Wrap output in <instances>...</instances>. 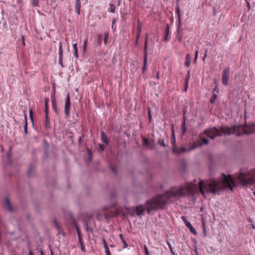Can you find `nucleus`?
Listing matches in <instances>:
<instances>
[{"label": "nucleus", "mask_w": 255, "mask_h": 255, "mask_svg": "<svg viewBox=\"0 0 255 255\" xmlns=\"http://www.w3.org/2000/svg\"><path fill=\"white\" fill-rule=\"evenodd\" d=\"M197 189L198 186L192 183H186L184 186L173 187L165 193L147 201L145 208L150 214L152 210L163 208L168 200L184 197L186 193L193 196Z\"/></svg>", "instance_id": "nucleus-1"}, {"label": "nucleus", "mask_w": 255, "mask_h": 255, "mask_svg": "<svg viewBox=\"0 0 255 255\" xmlns=\"http://www.w3.org/2000/svg\"><path fill=\"white\" fill-rule=\"evenodd\" d=\"M255 132V124L251 125H235L232 127H224L219 129L213 128L205 130L203 134L209 138L214 139L216 136H221L223 134L230 135L236 134V136H239L244 134H250Z\"/></svg>", "instance_id": "nucleus-2"}, {"label": "nucleus", "mask_w": 255, "mask_h": 255, "mask_svg": "<svg viewBox=\"0 0 255 255\" xmlns=\"http://www.w3.org/2000/svg\"><path fill=\"white\" fill-rule=\"evenodd\" d=\"M222 183H220L214 178L211 179L206 183L203 180H200L199 187L202 195L205 197L204 189L206 192L214 195L218 194L221 190L223 189H229L233 191V188L236 187V184L232 176H227L224 173H222Z\"/></svg>", "instance_id": "nucleus-3"}, {"label": "nucleus", "mask_w": 255, "mask_h": 255, "mask_svg": "<svg viewBox=\"0 0 255 255\" xmlns=\"http://www.w3.org/2000/svg\"><path fill=\"white\" fill-rule=\"evenodd\" d=\"M236 178L244 186L249 188L255 187V169L246 173L240 172Z\"/></svg>", "instance_id": "nucleus-4"}, {"label": "nucleus", "mask_w": 255, "mask_h": 255, "mask_svg": "<svg viewBox=\"0 0 255 255\" xmlns=\"http://www.w3.org/2000/svg\"><path fill=\"white\" fill-rule=\"evenodd\" d=\"M198 143L194 142L193 143L192 146L189 149V150H192L196 147H197L199 145H202L203 144H207L209 142L208 140L202 136V135H200L198 140Z\"/></svg>", "instance_id": "nucleus-5"}, {"label": "nucleus", "mask_w": 255, "mask_h": 255, "mask_svg": "<svg viewBox=\"0 0 255 255\" xmlns=\"http://www.w3.org/2000/svg\"><path fill=\"white\" fill-rule=\"evenodd\" d=\"M71 103H70V94L68 93L67 95L65 107H64V113L66 115V118H67L69 117L70 112L69 109L70 108Z\"/></svg>", "instance_id": "nucleus-6"}, {"label": "nucleus", "mask_w": 255, "mask_h": 255, "mask_svg": "<svg viewBox=\"0 0 255 255\" xmlns=\"http://www.w3.org/2000/svg\"><path fill=\"white\" fill-rule=\"evenodd\" d=\"M230 75V68L227 67L223 71L222 79L223 84L226 86L228 84V80Z\"/></svg>", "instance_id": "nucleus-7"}, {"label": "nucleus", "mask_w": 255, "mask_h": 255, "mask_svg": "<svg viewBox=\"0 0 255 255\" xmlns=\"http://www.w3.org/2000/svg\"><path fill=\"white\" fill-rule=\"evenodd\" d=\"M135 210L138 216H141L143 215L144 208L142 205H139L136 207Z\"/></svg>", "instance_id": "nucleus-8"}, {"label": "nucleus", "mask_w": 255, "mask_h": 255, "mask_svg": "<svg viewBox=\"0 0 255 255\" xmlns=\"http://www.w3.org/2000/svg\"><path fill=\"white\" fill-rule=\"evenodd\" d=\"M51 102L52 106L53 108L54 112L57 113L58 112V109L56 106V101L55 97V89H54V93L51 97Z\"/></svg>", "instance_id": "nucleus-9"}, {"label": "nucleus", "mask_w": 255, "mask_h": 255, "mask_svg": "<svg viewBox=\"0 0 255 255\" xmlns=\"http://www.w3.org/2000/svg\"><path fill=\"white\" fill-rule=\"evenodd\" d=\"M170 27L168 23L166 24V27L164 32V41H166L168 40V35L169 33Z\"/></svg>", "instance_id": "nucleus-10"}, {"label": "nucleus", "mask_w": 255, "mask_h": 255, "mask_svg": "<svg viewBox=\"0 0 255 255\" xmlns=\"http://www.w3.org/2000/svg\"><path fill=\"white\" fill-rule=\"evenodd\" d=\"M81 2L80 0H76L75 10L78 15L80 14Z\"/></svg>", "instance_id": "nucleus-11"}, {"label": "nucleus", "mask_w": 255, "mask_h": 255, "mask_svg": "<svg viewBox=\"0 0 255 255\" xmlns=\"http://www.w3.org/2000/svg\"><path fill=\"white\" fill-rule=\"evenodd\" d=\"M4 208L7 209L9 211H12L10 201L7 198H5L4 199Z\"/></svg>", "instance_id": "nucleus-12"}, {"label": "nucleus", "mask_w": 255, "mask_h": 255, "mask_svg": "<svg viewBox=\"0 0 255 255\" xmlns=\"http://www.w3.org/2000/svg\"><path fill=\"white\" fill-rule=\"evenodd\" d=\"M101 140L103 142H104L105 144H106V145H108V141L107 137V135L105 134V133L104 131H102L101 132Z\"/></svg>", "instance_id": "nucleus-13"}, {"label": "nucleus", "mask_w": 255, "mask_h": 255, "mask_svg": "<svg viewBox=\"0 0 255 255\" xmlns=\"http://www.w3.org/2000/svg\"><path fill=\"white\" fill-rule=\"evenodd\" d=\"M191 63V56L189 54H187L186 55V61L185 65L186 67H188L190 66Z\"/></svg>", "instance_id": "nucleus-14"}, {"label": "nucleus", "mask_w": 255, "mask_h": 255, "mask_svg": "<svg viewBox=\"0 0 255 255\" xmlns=\"http://www.w3.org/2000/svg\"><path fill=\"white\" fill-rule=\"evenodd\" d=\"M148 38V34H146V39L145 41L144 48V57H147V39Z\"/></svg>", "instance_id": "nucleus-15"}, {"label": "nucleus", "mask_w": 255, "mask_h": 255, "mask_svg": "<svg viewBox=\"0 0 255 255\" xmlns=\"http://www.w3.org/2000/svg\"><path fill=\"white\" fill-rule=\"evenodd\" d=\"M103 244H104V248H105V253H106V255H111L110 252V250L109 249V248H108V245H107V244L106 243V240L105 239H103Z\"/></svg>", "instance_id": "nucleus-16"}, {"label": "nucleus", "mask_w": 255, "mask_h": 255, "mask_svg": "<svg viewBox=\"0 0 255 255\" xmlns=\"http://www.w3.org/2000/svg\"><path fill=\"white\" fill-rule=\"evenodd\" d=\"M73 49H74V55L75 57L78 59L79 57L78 53V47L77 44L76 43H74L73 44Z\"/></svg>", "instance_id": "nucleus-17"}, {"label": "nucleus", "mask_w": 255, "mask_h": 255, "mask_svg": "<svg viewBox=\"0 0 255 255\" xmlns=\"http://www.w3.org/2000/svg\"><path fill=\"white\" fill-rule=\"evenodd\" d=\"M84 227L87 232L91 233L93 232V229L92 228L89 227V223L87 221H85L84 222Z\"/></svg>", "instance_id": "nucleus-18"}, {"label": "nucleus", "mask_w": 255, "mask_h": 255, "mask_svg": "<svg viewBox=\"0 0 255 255\" xmlns=\"http://www.w3.org/2000/svg\"><path fill=\"white\" fill-rule=\"evenodd\" d=\"M45 127L46 128H50V119L48 117V115H47V116H45Z\"/></svg>", "instance_id": "nucleus-19"}, {"label": "nucleus", "mask_w": 255, "mask_h": 255, "mask_svg": "<svg viewBox=\"0 0 255 255\" xmlns=\"http://www.w3.org/2000/svg\"><path fill=\"white\" fill-rule=\"evenodd\" d=\"M24 121H25V124H24V131L25 134H27L28 130H27V117L26 115H24Z\"/></svg>", "instance_id": "nucleus-20"}, {"label": "nucleus", "mask_w": 255, "mask_h": 255, "mask_svg": "<svg viewBox=\"0 0 255 255\" xmlns=\"http://www.w3.org/2000/svg\"><path fill=\"white\" fill-rule=\"evenodd\" d=\"M182 220L184 221V222L185 223L186 226L189 228V227H190L191 226H192V225L191 224V223L186 219V217H184V216H182Z\"/></svg>", "instance_id": "nucleus-21"}, {"label": "nucleus", "mask_w": 255, "mask_h": 255, "mask_svg": "<svg viewBox=\"0 0 255 255\" xmlns=\"http://www.w3.org/2000/svg\"><path fill=\"white\" fill-rule=\"evenodd\" d=\"M217 97V95L216 93H213V95L212 96V97H211V99H210V102L211 104H213L216 98Z\"/></svg>", "instance_id": "nucleus-22"}, {"label": "nucleus", "mask_w": 255, "mask_h": 255, "mask_svg": "<svg viewBox=\"0 0 255 255\" xmlns=\"http://www.w3.org/2000/svg\"><path fill=\"white\" fill-rule=\"evenodd\" d=\"M147 57H144L143 66L142 68V72L144 73L146 69Z\"/></svg>", "instance_id": "nucleus-23"}, {"label": "nucleus", "mask_w": 255, "mask_h": 255, "mask_svg": "<svg viewBox=\"0 0 255 255\" xmlns=\"http://www.w3.org/2000/svg\"><path fill=\"white\" fill-rule=\"evenodd\" d=\"M58 53H59V56L63 57V50H62L61 42H60Z\"/></svg>", "instance_id": "nucleus-24"}, {"label": "nucleus", "mask_w": 255, "mask_h": 255, "mask_svg": "<svg viewBox=\"0 0 255 255\" xmlns=\"http://www.w3.org/2000/svg\"><path fill=\"white\" fill-rule=\"evenodd\" d=\"M158 143L161 146L163 147H166L167 146V145L165 144L164 140L163 139H159L158 140Z\"/></svg>", "instance_id": "nucleus-25"}, {"label": "nucleus", "mask_w": 255, "mask_h": 255, "mask_svg": "<svg viewBox=\"0 0 255 255\" xmlns=\"http://www.w3.org/2000/svg\"><path fill=\"white\" fill-rule=\"evenodd\" d=\"M166 242H167V244L168 246V247H169L170 251L171 254H172V255H175V253L174 252V251L173 250V248L171 246V244L169 243V242L168 241H167Z\"/></svg>", "instance_id": "nucleus-26"}, {"label": "nucleus", "mask_w": 255, "mask_h": 255, "mask_svg": "<svg viewBox=\"0 0 255 255\" xmlns=\"http://www.w3.org/2000/svg\"><path fill=\"white\" fill-rule=\"evenodd\" d=\"M214 83L216 84L215 87L214 89L213 90V93H218L219 92V89L218 88V86L217 83H216V81L215 80L214 82Z\"/></svg>", "instance_id": "nucleus-27"}, {"label": "nucleus", "mask_w": 255, "mask_h": 255, "mask_svg": "<svg viewBox=\"0 0 255 255\" xmlns=\"http://www.w3.org/2000/svg\"><path fill=\"white\" fill-rule=\"evenodd\" d=\"M109 5L111 7L110 11L112 13H114L115 12L116 7L113 3H110Z\"/></svg>", "instance_id": "nucleus-28"}, {"label": "nucleus", "mask_w": 255, "mask_h": 255, "mask_svg": "<svg viewBox=\"0 0 255 255\" xmlns=\"http://www.w3.org/2000/svg\"><path fill=\"white\" fill-rule=\"evenodd\" d=\"M137 31H138V33H141V22L139 21V20L137 21Z\"/></svg>", "instance_id": "nucleus-29"}, {"label": "nucleus", "mask_w": 255, "mask_h": 255, "mask_svg": "<svg viewBox=\"0 0 255 255\" xmlns=\"http://www.w3.org/2000/svg\"><path fill=\"white\" fill-rule=\"evenodd\" d=\"M29 117L31 121L32 124L34 125L33 119V112L31 109L29 110Z\"/></svg>", "instance_id": "nucleus-30"}, {"label": "nucleus", "mask_w": 255, "mask_h": 255, "mask_svg": "<svg viewBox=\"0 0 255 255\" xmlns=\"http://www.w3.org/2000/svg\"><path fill=\"white\" fill-rule=\"evenodd\" d=\"M88 44V39L86 38L84 41V45H83V52L85 53L86 52V47Z\"/></svg>", "instance_id": "nucleus-31"}, {"label": "nucleus", "mask_w": 255, "mask_h": 255, "mask_svg": "<svg viewBox=\"0 0 255 255\" xmlns=\"http://www.w3.org/2000/svg\"><path fill=\"white\" fill-rule=\"evenodd\" d=\"M190 229V231L192 233H193L194 235H197V232L196 231V230L192 226H191L190 227L188 228Z\"/></svg>", "instance_id": "nucleus-32"}, {"label": "nucleus", "mask_w": 255, "mask_h": 255, "mask_svg": "<svg viewBox=\"0 0 255 255\" xmlns=\"http://www.w3.org/2000/svg\"><path fill=\"white\" fill-rule=\"evenodd\" d=\"M32 2L34 6H39V0H32Z\"/></svg>", "instance_id": "nucleus-33"}, {"label": "nucleus", "mask_w": 255, "mask_h": 255, "mask_svg": "<svg viewBox=\"0 0 255 255\" xmlns=\"http://www.w3.org/2000/svg\"><path fill=\"white\" fill-rule=\"evenodd\" d=\"M182 133H185L187 130V128L185 126V121L183 122L182 127Z\"/></svg>", "instance_id": "nucleus-34"}, {"label": "nucleus", "mask_w": 255, "mask_h": 255, "mask_svg": "<svg viewBox=\"0 0 255 255\" xmlns=\"http://www.w3.org/2000/svg\"><path fill=\"white\" fill-rule=\"evenodd\" d=\"M176 12L177 13V15H178V17L179 16V15H180V7H179V3H176Z\"/></svg>", "instance_id": "nucleus-35"}, {"label": "nucleus", "mask_w": 255, "mask_h": 255, "mask_svg": "<svg viewBox=\"0 0 255 255\" xmlns=\"http://www.w3.org/2000/svg\"><path fill=\"white\" fill-rule=\"evenodd\" d=\"M108 39V33L105 32L104 34V43L106 44Z\"/></svg>", "instance_id": "nucleus-36"}, {"label": "nucleus", "mask_w": 255, "mask_h": 255, "mask_svg": "<svg viewBox=\"0 0 255 255\" xmlns=\"http://www.w3.org/2000/svg\"><path fill=\"white\" fill-rule=\"evenodd\" d=\"M177 38L179 42H181L182 40L183 35L182 34H177Z\"/></svg>", "instance_id": "nucleus-37"}, {"label": "nucleus", "mask_w": 255, "mask_h": 255, "mask_svg": "<svg viewBox=\"0 0 255 255\" xmlns=\"http://www.w3.org/2000/svg\"><path fill=\"white\" fill-rule=\"evenodd\" d=\"M75 228L76 229L78 237H81V234L80 230L79 228L78 227V226L77 225L75 226Z\"/></svg>", "instance_id": "nucleus-38"}, {"label": "nucleus", "mask_w": 255, "mask_h": 255, "mask_svg": "<svg viewBox=\"0 0 255 255\" xmlns=\"http://www.w3.org/2000/svg\"><path fill=\"white\" fill-rule=\"evenodd\" d=\"M178 27L181 28V15H179L178 18Z\"/></svg>", "instance_id": "nucleus-39"}, {"label": "nucleus", "mask_w": 255, "mask_h": 255, "mask_svg": "<svg viewBox=\"0 0 255 255\" xmlns=\"http://www.w3.org/2000/svg\"><path fill=\"white\" fill-rule=\"evenodd\" d=\"M62 60L63 57L59 56L58 63L61 66L63 67Z\"/></svg>", "instance_id": "nucleus-40"}, {"label": "nucleus", "mask_w": 255, "mask_h": 255, "mask_svg": "<svg viewBox=\"0 0 255 255\" xmlns=\"http://www.w3.org/2000/svg\"><path fill=\"white\" fill-rule=\"evenodd\" d=\"M48 99H45V103H44V106L45 109H48Z\"/></svg>", "instance_id": "nucleus-41"}, {"label": "nucleus", "mask_w": 255, "mask_h": 255, "mask_svg": "<svg viewBox=\"0 0 255 255\" xmlns=\"http://www.w3.org/2000/svg\"><path fill=\"white\" fill-rule=\"evenodd\" d=\"M120 237H121V239H122V240L123 241V242L124 243V244L125 245V247L127 248L128 247V244L127 243V242H126V241L124 239V238L123 237V235H121Z\"/></svg>", "instance_id": "nucleus-42"}, {"label": "nucleus", "mask_w": 255, "mask_h": 255, "mask_svg": "<svg viewBox=\"0 0 255 255\" xmlns=\"http://www.w3.org/2000/svg\"><path fill=\"white\" fill-rule=\"evenodd\" d=\"M189 78H190V72L188 71V73H187V77L185 78V83H188V80H189Z\"/></svg>", "instance_id": "nucleus-43"}, {"label": "nucleus", "mask_w": 255, "mask_h": 255, "mask_svg": "<svg viewBox=\"0 0 255 255\" xmlns=\"http://www.w3.org/2000/svg\"><path fill=\"white\" fill-rule=\"evenodd\" d=\"M148 143H149V141H148V139L146 138H144L143 139V144L144 145H147L148 144Z\"/></svg>", "instance_id": "nucleus-44"}, {"label": "nucleus", "mask_w": 255, "mask_h": 255, "mask_svg": "<svg viewBox=\"0 0 255 255\" xmlns=\"http://www.w3.org/2000/svg\"><path fill=\"white\" fill-rule=\"evenodd\" d=\"M144 251L145 252L146 255H149V253L148 249L146 246H144Z\"/></svg>", "instance_id": "nucleus-45"}, {"label": "nucleus", "mask_w": 255, "mask_h": 255, "mask_svg": "<svg viewBox=\"0 0 255 255\" xmlns=\"http://www.w3.org/2000/svg\"><path fill=\"white\" fill-rule=\"evenodd\" d=\"M78 241L79 242V244L81 246H82V245L83 244V242L82 241V237H78Z\"/></svg>", "instance_id": "nucleus-46"}, {"label": "nucleus", "mask_w": 255, "mask_h": 255, "mask_svg": "<svg viewBox=\"0 0 255 255\" xmlns=\"http://www.w3.org/2000/svg\"><path fill=\"white\" fill-rule=\"evenodd\" d=\"M198 58V51L196 50L195 51V58H194V61L196 63L197 59Z\"/></svg>", "instance_id": "nucleus-47"}, {"label": "nucleus", "mask_w": 255, "mask_h": 255, "mask_svg": "<svg viewBox=\"0 0 255 255\" xmlns=\"http://www.w3.org/2000/svg\"><path fill=\"white\" fill-rule=\"evenodd\" d=\"M148 114L149 120L150 122L151 119V113H150V110L149 109L148 111Z\"/></svg>", "instance_id": "nucleus-48"}, {"label": "nucleus", "mask_w": 255, "mask_h": 255, "mask_svg": "<svg viewBox=\"0 0 255 255\" xmlns=\"http://www.w3.org/2000/svg\"><path fill=\"white\" fill-rule=\"evenodd\" d=\"M55 224V225H56V228L57 229H59V226L57 222V221L56 220H54V221Z\"/></svg>", "instance_id": "nucleus-49"}, {"label": "nucleus", "mask_w": 255, "mask_h": 255, "mask_svg": "<svg viewBox=\"0 0 255 255\" xmlns=\"http://www.w3.org/2000/svg\"><path fill=\"white\" fill-rule=\"evenodd\" d=\"M99 147H100V148L101 149V150H104V149H105V146H104V145H103V144H99Z\"/></svg>", "instance_id": "nucleus-50"}, {"label": "nucleus", "mask_w": 255, "mask_h": 255, "mask_svg": "<svg viewBox=\"0 0 255 255\" xmlns=\"http://www.w3.org/2000/svg\"><path fill=\"white\" fill-rule=\"evenodd\" d=\"M246 1L247 2L248 8L249 9H250L251 8L250 3L249 1H248L247 0H246Z\"/></svg>", "instance_id": "nucleus-51"}, {"label": "nucleus", "mask_w": 255, "mask_h": 255, "mask_svg": "<svg viewBox=\"0 0 255 255\" xmlns=\"http://www.w3.org/2000/svg\"><path fill=\"white\" fill-rule=\"evenodd\" d=\"M207 56V51L205 52V54L202 58V60L204 62Z\"/></svg>", "instance_id": "nucleus-52"}, {"label": "nucleus", "mask_w": 255, "mask_h": 255, "mask_svg": "<svg viewBox=\"0 0 255 255\" xmlns=\"http://www.w3.org/2000/svg\"><path fill=\"white\" fill-rule=\"evenodd\" d=\"M111 169L113 172V173H116V169L114 167L111 166Z\"/></svg>", "instance_id": "nucleus-53"}, {"label": "nucleus", "mask_w": 255, "mask_h": 255, "mask_svg": "<svg viewBox=\"0 0 255 255\" xmlns=\"http://www.w3.org/2000/svg\"><path fill=\"white\" fill-rule=\"evenodd\" d=\"M88 152L89 154V157L90 159L91 160V151L89 149H88Z\"/></svg>", "instance_id": "nucleus-54"}, {"label": "nucleus", "mask_w": 255, "mask_h": 255, "mask_svg": "<svg viewBox=\"0 0 255 255\" xmlns=\"http://www.w3.org/2000/svg\"><path fill=\"white\" fill-rule=\"evenodd\" d=\"M181 34L180 33V27H177V34Z\"/></svg>", "instance_id": "nucleus-55"}, {"label": "nucleus", "mask_w": 255, "mask_h": 255, "mask_svg": "<svg viewBox=\"0 0 255 255\" xmlns=\"http://www.w3.org/2000/svg\"><path fill=\"white\" fill-rule=\"evenodd\" d=\"M187 87H188V83L185 82V91H186L187 90Z\"/></svg>", "instance_id": "nucleus-56"}, {"label": "nucleus", "mask_w": 255, "mask_h": 255, "mask_svg": "<svg viewBox=\"0 0 255 255\" xmlns=\"http://www.w3.org/2000/svg\"><path fill=\"white\" fill-rule=\"evenodd\" d=\"M116 21V19L115 18H113L112 20V23H113L112 28L113 27V24L115 23V22Z\"/></svg>", "instance_id": "nucleus-57"}, {"label": "nucleus", "mask_w": 255, "mask_h": 255, "mask_svg": "<svg viewBox=\"0 0 255 255\" xmlns=\"http://www.w3.org/2000/svg\"><path fill=\"white\" fill-rule=\"evenodd\" d=\"M45 116H47V115H48V109H45Z\"/></svg>", "instance_id": "nucleus-58"}, {"label": "nucleus", "mask_w": 255, "mask_h": 255, "mask_svg": "<svg viewBox=\"0 0 255 255\" xmlns=\"http://www.w3.org/2000/svg\"><path fill=\"white\" fill-rule=\"evenodd\" d=\"M104 216L106 219H108L109 218V215L107 213L105 214Z\"/></svg>", "instance_id": "nucleus-59"}, {"label": "nucleus", "mask_w": 255, "mask_h": 255, "mask_svg": "<svg viewBox=\"0 0 255 255\" xmlns=\"http://www.w3.org/2000/svg\"><path fill=\"white\" fill-rule=\"evenodd\" d=\"M140 33H138V31L137 33V39H138V38L140 37Z\"/></svg>", "instance_id": "nucleus-60"}, {"label": "nucleus", "mask_w": 255, "mask_h": 255, "mask_svg": "<svg viewBox=\"0 0 255 255\" xmlns=\"http://www.w3.org/2000/svg\"><path fill=\"white\" fill-rule=\"evenodd\" d=\"M81 250L82 251H85L84 247L83 246V244L82 245V246H81Z\"/></svg>", "instance_id": "nucleus-61"}, {"label": "nucleus", "mask_w": 255, "mask_h": 255, "mask_svg": "<svg viewBox=\"0 0 255 255\" xmlns=\"http://www.w3.org/2000/svg\"><path fill=\"white\" fill-rule=\"evenodd\" d=\"M29 255H33L32 252L31 250L29 251Z\"/></svg>", "instance_id": "nucleus-62"}, {"label": "nucleus", "mask_w": 255, "mask_h": 255, "mask_svg": "<svg viewBox=\"0 0 255 255\" xmlns=\"http://www.w3.org/2000/svg\"><path fill=\"white\" fill-rule=\"evenodd\" d=\"M156 78H157V79H159V72H158L157 73Z\"/></svg>", "instance_id": "nucleus-63"}, {"label": "nucleus", "mask_w": 255, "mask_h": 255, "mask_svg": "<svg viewBox=\"0 0 255 255\" xmlns=\"http://www.w3.org/2000/svg\"><path fill=\"white\" fill-rule=\"evenodd\" d=\"M30 173H31V170L29 169L28 171V173H27V174L28 176H30Z\"/></svg>", "instance_id": "nucleus-64"}]
</instances>
